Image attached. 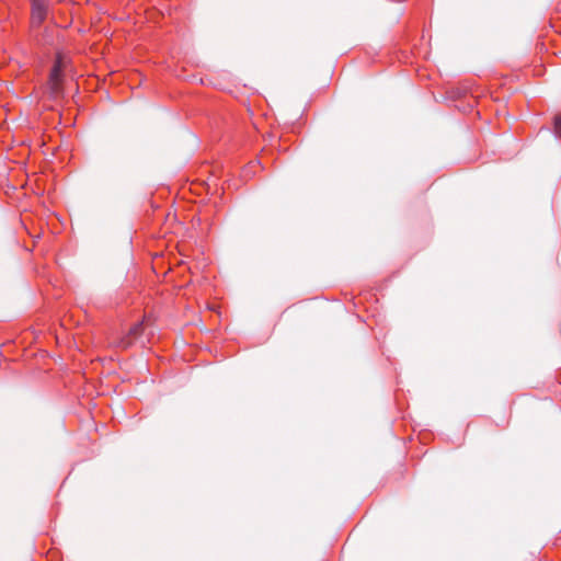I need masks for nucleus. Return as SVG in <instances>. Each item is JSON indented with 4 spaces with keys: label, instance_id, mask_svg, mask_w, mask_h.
<instances>
[{
    "label": "nucleus",
    "instance_id": "f257e3e1",
    "mask_svg": "<svg viewBox=\"0 0 561 561\" xmlns=\"http://www.w3.org/2000/svg\"><path fill=\"white\" fill-rule=\"evenodd\" d=\"M67 66V59L61 54H57L55 58L54 66L50 70L49 78H48V85L50 89V92L54 95H57L60 93L62 88V81H64V70Z\"/></svg>",
    "mask_w": 561,
    "mask_h": 561
},
{
    "label": "nucleus",
    "instance_id": "f03ea898",
    "mask_svg": "<svg viewBox=\"0 0 561 561\" xmlns=\"http://www.w3.org/2000/svg\"><path fill=\"white\" fill-rule=\"evenodd\" d=\"M47 15L46 0H32L31 23L33 26H39Z\"/></svg>",
    "mask_w": 561,
    "mask_h": 561
},
{
    "label": "nucleus",
    "instance_id": "7ed1b4c3",
    "mask_svg": "<svg viewBox=\"0 0 561 561\" xmlns=\"http://www.w3.org/2000/svg\"><path fill=\"white\" fill-rule=\"evenodd\" d=\"M144 330V323L142 322H136L134 325L130 327L128 334L124 336L119 346L123 348H127L131 345L133 341L137 339Z\"/></svg>",
    "mask_w": 561,
    "mask_h": 561
},
{
    "label": "nucleus",
    "instance_id": "20e7f679",
    "mask_svg": "<svg viewBox=\"0 0 561 561\" xmlns=\"http://www.w3.org/2000/svg\"><path fill=\"white\" fill-rule=\"evenodd\" d=\"M554 134L561 140V115L554 117Z\"/></svg>",
    "mask_w": 561,
    "mask_h": 561
}]
</instances>
